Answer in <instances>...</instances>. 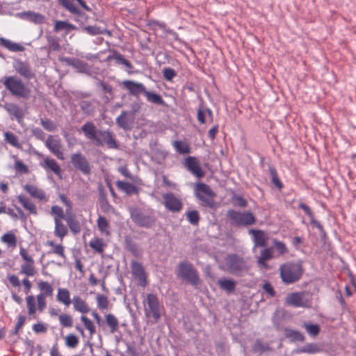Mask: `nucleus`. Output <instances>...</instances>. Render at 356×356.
<instances>
[{"label":"nucleus","instance_id":"60","mask_svg":"<svg viewBox=\"0 0 356 356\" xmlns=\"http://www.w3.org/2000/svg\"><path fill=\"white\" fill-rule=\"evenodd\" d=\"M273 243L278 254L283 255L287 253L288 248L284 242L278 241L277 239H273Z\"/></svg>","mask_w":356,"mask_h":356},{"label":"nucleus","instance_id":"24","mask_svg":"<svg viewBox=\"0 0 356 356\" xmlns=\"http://www.w3.org/2000/svg\"><path fill=\"white\" fill-rule=\"evenodd\" d=\"M17 15L24 19H26L36 24H40L44 22L45 17L44 15L33 11H26L18 13Z\"/></svg>","mask_w":356,"mask_h":356},{"label":"nucleus","instance_id":"16","mask_svg":"<svg viewBox=\"0 0 356 356\" xmlns=\"http://www.w3.org/2000/svg\"><path fill=\"white\" fill-rule=\"evenodd\" d=\"M184 165L189 172L197 178H202L205 175L197 159L195 156L187 157L185 159Z\"/></svg>","mask_w":356,"mask_h":356},{"label":"nucleus","instance_id":"5","mask_svg":"<svg viewBox=\"0 0 356 356\" xmlns=\"http://www.w3.org/2000/svg\"><path fill=\"white\" fill-rule=\"evenodd\" d=\"M196 197L200 200L202 204L209 208H215L216 203L214 197L215 192L211 187L204 183H198L195 188Z\"/></svg>","mask_w":356,"mask_h":356},{"label":"nucleus","instance_id":"19","mask_svg":"<svg viewBox=\"0 0 356 356\" xmlns=\"http://www.w3.org/2000/svg\"><path fill=\"white\" fill-rule=\"evenodd\" d=\"M249 234L252 236L254 247H266L268 241V234L263 230L250 229Z\"/></svg>","mask_w":356,"mask_h":356},{"label":"nucleus","instance_id":"64","mask_svg":"<svg viewBox=\"0 0 356 356\" xmlns=\"http://www.w3.org/2000/svg\"><path fill=\"white\" fill-rule=\"evenodd\" d=\"M15 169L20 173H27L29 172L28 167L20 160L15 161Z\"/></svg>","mask_w":356,"mask_h":356},{"label":"nucleus","instance_id":"3","mask_svg":"<svg viewBox=\"0 0 356 356\" xmlns=\"http://www.w3.org/2000/svg\"><path fill=\"white\" fill-rule=\"evenodd\" d=\"M2 83L5 88L17 98L28 99L31 96V88L16 76H5Z\"/></svg>","mask_w":356,"mask_h":356},{"label":"nucleus","instance_id":"59","mask_svg":"<svg viewBox=\"0 0 356 356\" xmlns=\"http://www.w3.org/2000/svg\"><path fill=\"white\" fill-rule=\"evenodd\" d=\"M51 214L54 216V220L56 219L65 220L66 216L63 208L57 205L51 207Z\"/></svg>","mask_w":356,"mask_h":356},{"label":"nucleus","instance_id":"29","mask_svg":"<svg viewBox=\"0 0 356 356\" xmlns=\"http://www.w3.org/2000/svg\"><path fill=\"white\" fill-rule=\"evenodd\" d=\"M61 60L66 63L68 65L76 68L79 72L83 73L88 70V64L77 58H63Z\"/></svg>","mask_w":356,"mask_h":356},{"label":"nucleus","instance_id":"26","mask_svg":"<svg viewBox=\"0 0 356 356\" xmlns=\"http://www.w3.org/2000/svg\"><path fill=\"white\" fill-rule=\"evenodd\" d=\"M65 220L70 231L74 234H77L81 231V226L76 216L71 213H67Z\"/></svg>","mask_w":356,"mask_h":356},{"label":"nucleus","instance_id":"4","mask_svg":"<svg viewBox=\"0 0 356 356\" xmlns=\"http://www.w3.org/2000/svg\"><path fill=\"white\" fill-rule=\"evenodd\" d=\"M144 313L147 318L159 321L161 317V305L156 294L148 293L143 300Z\"/></svg>","mask_w":356,"mask_h":356},{"label":"nucleus","instance_id":"38","mask_svg":"<svg viewBox=\"0 0 356 356\" xmlns=\"http://www.w3.org/2000/svg\"><path fill=\"white\" fill-rule=\"evenodd\" d=\"M116 186L118 189L124 191L127 195L137 194L138 193V190L135 186L127 181H118Z\"/></svg>","mask_w":356,"mask_h":356},{"label":"nucleus","instance_id":"35","mask_svg":"<svg viewBox=\"0 0 356 356\" xmlns=\"http://www.w3.org/2000/svg\"><path fill=\"white\" fill-rule=\"evenodd\" d=\"M218 284L221 289L230 293L235 291L236 282L232 279L223 278L218 280Z\"/></svg>","mask_w":356,"mask_h":356},{"label":"nucleus","instance_id":"15","mask_svg":"<svg viewBox=\"0 0 356 356\" xmlns=\"http://www.w3.org/2000/svg\"><path fill=\"white\" fill-rule=\"evenodd\" d=\"M71 163L77 170H80L84 175H88L90 172L89 163L84 156L80 152L73 154L71 156Z\"/></svg>","mask_w":356,"mask_h":356},{"label":"nucleus","instance_id":"50","mask_svg":"<svg viewBox=\"0 0 356 356\" xmlns=\"http://www.w3.org/2000/svg\"><path fill=\"white\" fill-rule=\"evenodd\" d=\"M107 59L108 60L115 59L118 63L123 65L129 69H131L133 67V65L131 63V62L129 60H127L126 58H124L122 55H121L120 54H119L118 52H114V54L112 56H108Z\"/></svg>","mask_w":356,"mask_h":356},{"label":"nucleus","instance_id":"20","mask_svg":"<svg viewBox=\"0 0 356 356\" xmlns=\"http://www.w3.org/2000/svg\"><path fill=\"white\" fill-rule=\"evenodd\" d=\"M122 85L124 88L127 90L129 92L134 96H138L140 94H144L146 89L143 83L130 80L123 81L122 82Z\"/></svg>","mask_w":356,"mask_h":356},{"label":"nucleus","instance_id":"22","mask_svg":"<svg viewBox=\"0 0 356 356\" xmlns=\"http://www.w3.org/2000/svg\"><path fill=\"white\" fill-rule=\"evenodd\" d=\"M3 108L8 113V114L14 117L18 122H20L24 113L22 108L15 103H6L3 105Z\"/></svg>","mask_w":356,"mask_h":356},{"label":"nucleus","instance_id":"31","mask_svg":"<svg viewBox=\"0 0 356 356\" xmlns=\"http://www.w3.org/2000/svg\"><path fill=\"white\" fill-rule=\"evenodd\" d=\"M54 235L58 237L60 242L63 241V238L68 234V227L67 225H65L63 220L56 219L54 220Z\"/></svg>","mask_w":356,"mask_h":356},{"label":"nucleus","instance_id":"47","mask_svg":"<svg viewBox=\"0 0 356 356\" xmlns=\"http://www.w3.org/2000/svg\"><path fill=\"white\" fill-rule=\"evenodd\" d=\"M64 341L65 346L71 349L76 348L79 343V337L72 333L66 335V337L64 339Z\"/></svg>","mask_w":356,"mask_h":356},{"label":"nucleus","instance_id":"46","mask_svg":"<svg viewBox=\"0 0 356 356\" xmlns=\"http://www.w3.org/2000/svg\"><path fill=\"white\" fill-rule=\"evenodd\" d=\"M207 115L209 116V118H210V121L212 122L213 114H212V111L210 109H209V108L202 109V108H200L197 110V118L198 122L201 124H205L207 122V120H206Z\"/></svg>","mask_w":356,"mask_h":356},{"label":"nucleus","instance_id":"54","mask_svg":"<svg viewBox=\"0 0 356 356\" xmlns=\"http://www.w3.org/2000/svg\"><path fill=\"white\" fill-rule=\"evenodd\" d=\"M302 327L306 330L308 334L312 337H316L320 332V327L317 324L305 322Z\"/></svg>","mask_w":356,"mask_h":356},{"label":"nucleus","instance_id":"41","mask_svg":"<svg viewBox=\"0 0 356 356\" xmlns=\"http://www.w3.org/2000/svg\"><path fill=\"white\" fill-rule=\"evenodd\" d=\"M0 44L11 51L17 52L24 50V47L22 45L4 38L0 39Z\"/></svg>","mask_w":356,"mask_h":356},{"label":"nucleus","instance_id":"14","mask_svg":"<svg viewBox=\"0 0 356 356\" xmlns=\"http://www.w3.org/2000/svg\"><path fill=\"white\" fill-rule=\"evenodd\" d=\"M163 204L165 207L172 212H179L183 207L182 202L179 198L173 193H165L163 195Z\"/></svg>","mask_w":356,"mask_h":356},{"label":"nucleus","instance_id":"1","mask_svg":"<svg viewBox=\"0 0 356 356\" xmlns=\"http://www.w3.org/2000/svg\"><path fill=\"white\" fill-rule=\"evenodd\" d=\"M19 255L23 260V263L20 266L19 273L26 275V277L21 282L17 275L12 274L8 275V280L10 284L18 290L22 284L24 293L28 295L32 288V283L28 277H33L36 274L35 261L33 256L23 247L19 249Z\"/></svg>","mask_w":356,"mask_h":356},{"label":"nucleus","instance_id":"55","mask_svg":"<svg viewBox=\"0 0 356 356\" xmlns=\"http://www.w3.org/2000/svg\"><path fill=\"white\" fill-rule=\"evenodd\" d=\"M81 321L83 323L86 329L89 332V334L92 336L96 332V328L93 322L87 316L83 315L81 316Z\"/></svg>","mask_w":356,"mask_h":356},{"label":"nucleus","instance_id":"57","mask_svg":"<svg viewBox=\"0 0 356 356\" xmlns=\"http://www.w3.org/2000/svg\"><path fill=\"white\" fill-rule=\"evenodd\" d=\"M187 220L193 225H197L200 221V214L197 211H188L186 213Z\"/></svg>","mask_w":356,"mask_h":356},{"label":"nucleus","instance_id":"44","mask_svg":"<svg viewBox=\"0 0 356 356\" xmlns=\"http://www.w3.org/2000/svg\"><path fill=\"white\" fill-rule=\"evenodd\" d=\"M59 3L71 13L76 15L77 16H81L83 15L72 0H59Z\"/></svg>","mask_w":356,"mask_h":356},{"label":"nucleus","instance_id":"21","mask_svg":"<svg viewBox=\"0 0 356 356\" xmlns=\"http://www.w3.org/2000/svg\"><path fill=\"white\" fill-rule=\"evenodd\" d=\"M23 188L34 199L40 201L47 202V196L45 192L33 184H26Z\"/></svg>","mask_w":356,"mask_h":356},{"label":"nucleus","instance_id":"6","mask_svg":"<svg viewBox=\"0 0 356 356\" xmlns=\"http://www.w3.org/2000/svg\"><path fill=\"white\" fill-rule=\"evenodd\" d=\"M177 275L193 286H197L200 283L197 271L189 262L184 261L179 264Z\"/></svg>","mask_w":356,"mask_h":356},{"label":"nucleus","instance_id":"27","mask_svg":"<svg viewBox=\"0 0 356 356\" xmlns=\"http://www.w3.org/2000/svg\"><path fill=\"white\" fill-rule=\"evenodd\" d=\"M41 165L45 170L52 171L55 175L59 177L61 175V168L59 164L54 159L48 157L44 158Z\"/></svg>","mask_w":356,"mask_h":356},{"label":"nucleus","instance_id":"11","mask_svg":"<svg viewBox=\"0 0 356 356\" xmlns=\"http://www.w3.org/2000/svg\"><path fill=\"white\" fill-rule=\"evenodd\" d=\"M95 144L97 146H103L104 145H106L110 149L118 148V142L113 133L110 131H99Z\"/></svg>","mask_w":356,"mask_h":356},{"label":"nucleus","instance_id":"56","mask_svg":"<svg viewBox=\"0 0 356 356\" xmlns=\"http://www.w3.org/2000/svg\"><path fill=\"white\" fill-rule=\"evenodd\" d=\"M76 26L65 21H56L54 24V31L58 32L61 30H74Z\"/></svg>","mask_w":356,"mask_h":356},{"label":"nucleus","instance_id":"37","mask_svg":"<svg viewBox=\"0 0 356 356\" xmlns=\"http://www.w3.org/2000/svg\"><path fill=\"white\" fill-rule=\"evenodd\" d=\"M97 225L102 234L105 235L106 236L111 234L110 224L105 217L99 216L97 220Z\"/></svg>","mask_w":356,"mask_h":356},{"label":"nucleus","instance_id":"58","mask_svg":"<svg viewBox=\"0 0 356 356\" xmlns=\"http://www.w3.org/2000/svg\"><path fill=\"white\" fill-rule=\"evenodd\" d=\"M253 350L257 353H263L271 350V348L267 343H264L261 340L257 339L253 346Z\"/></svg>","mask_w":356,"mask_h":356},{"label":"nucleus","instance_id":"48","mask_svg":"<svg viewBox=\"0 0 356 356\" xmlns=\"http://www.w3.org/2000/svg\"><path fill=\"white\" fill-rule=\"evenodd\" d=\"M1 242L11 248H15L17 245V237L13 232L4 234L1 238Z\"/></svg>","mask_w":356,"mask_h":356},{"label":"nucleus","instance_id":"49","mask_svg":"<svg viewBox=\"0 0 356 356\" xmlns=\"http://www.w3.org/2000/svg\"><path fill=\"white\" fill-rule=\"evenodd\" d=\"M321 348L315 343H307L305 346L296 350L297 353L314 354L320 352Z\"/></svg>","mask_w":356,"mask_h":356},{"label":"nucleus","instance_id":"45","mask_svg":"<svg viewBox=\"0 0 356 356\" xmlns=\"http://www.w3.org/2000/svg\"><path fill=\"white\" fill-rule=\"evenodd\" d=\"M89 245L97 252L98 253H103L104 249L106 246L105 243L104 242V240L101 238H92L90 243Z\"/></svg>","mask_w":356,"mask_h":356},{"label":"nucleus","instance_id":"32","mask_svg":"<svg viewBox=\"0 0 356 356\" xmlns=\"http://www.w3.org/2000/svg\"><path fill=\"white\" fill-rule=\"evenodd\" d=\"M273 252L271 248H264L261 250L260 254L257 257V264L259 266L262 267L264 268H268L269 266L267 264V261L273 258Z\"/></svg>","mask_w":356,"mask_h":356},{"label":"nucleus","instance_id":"25","mask_svg":"<svg viewBox=\"0 0 356 356\" xmlns=\"http://www.w3.org/2000/svg\"><path fill=\"white\" fill-rule=\"evenodd\" d=\"M71 304L73 305V309L81 314H84L90 312L88 304L79 296H74Z\"/></svg>","mask_w":356,"mask_h":356},{"label":"nucleus","instance_id":"39","mask_svg":"<svg viewBox=\"0 0 356 356\" xmlns=\"http://www.w3.org/2000/svg\"><path fill=\"white\" fill-rule=\"evenodd\" d=\"M172 146L181 154H189L191 152L190 145L184 140H175L172 143Z\"/></svg>","mask_w":356,"mask_h":356},{"label":"nucleus","instance_id":"52","mask_svg":"<svg viewBox=\"0 0 356 356\" xmlns=\"http://www.w3.org/2000/svg\"><path fill=\"white\" fill-rule=\"evenodd\" d=\"M269 172L270 175L271 182L280 190H281L284 185L279 178L277 170L274 167L269 168Z\"/></svg>","mask_w":356,"mask_h":356},{"label":"nucleus","instance_id":"63","mask_svg":"<svg viewBox=\"0 0 356 356\" xmlns=\"http://www.w3.org/2000/svg\"><path fill=\"white\" fill-rule=\"evenodd\" d=\"M40 124L48 131H54L56 129V124L49 119L41 120Z\"/></svg>","mask_w":356,"mask_h":356},{"label":"nucleus","instance_id":"17","mask_svg":"<svg viewBox=\"0 0 356 356\" xmlns=\"http://www.w3.org/2000/svg\"><path fill=\"white\" fill-rule=\"evenodd\" d=\"M13 67L15 71L25 79H31L35 76L31 65L26 62L17 60L14 63Z\"/></svg>","mask_w":356,"mask_h":356},{"label":"nucleus","instance_id":"18","mask_svg":"<svg viewBox=\"0 0 356 356\" xmlns=\"http://www.w3.org/2000/svg\"><path fill=\"white\" fill-rule=\"evenodd\" d=\"M132 220L140 227H149L154 225L155 220L149 216L138 211H134L131 215Z\"/></svg>","mask_w":356,"mask_h":356},{"label":"nucleus","instance_id":"2","mask_svg":"<svg viewBox=\"0 0 356 356\" xmlns=\"http://www.w3.org/2000/svg\"><path fill=\"white\" fill-rule=\"evenodd\" d=\"M280 277L285 284H291L298 282L302 277L305 269L302 261H287L279 268Z\"/></svg>","mask_w":356,"mask_h":356},{"label":"nucleus","instance_id":"30","mask_svg":"<svg viewBox=\"0 0 356 356\" xmlns=\"http://www.w3.org/2000/svg\"><path fill=\"white\" fill-rule=\"evenodd\" d=\"M56 300L66 307H69L72 299L70 298V292L66 288H58L56 295Z\"/></svg>","mask_w":356,"mask_h":356},{"label":"nucleus","instance_id":"62","mask_svg":"<svg viewBox=\"0 0 356 356\" xmlns=\"http://www.w3.org/2000/svg\"><path fill=\"white\" fill-rule=\"evenodd\" d=\"M163 76L166 81H171L177 76V73L174 69L167 67L163 69Z\"/></svg>","mask_w":356,"mask_h":356},{"label":"nucleus","instance_id":"51","mask_svg":"<svg viewBox=\"0 0 356 356\" xmlns=\"http://www.w3.org/2000/svg\"><path fill=\"white\" fill-rule=\"evenodd\" d=\"M58 321L63 327H72L73 326V318L71 315L63 313L58 316Z\"/></svg>","mask_w":356,"mask_h":356},{"label":"nucleus","instance_id":"7","mask_svg":"<svg viewBox=\"0 0 356 356\" xmlns=\"http://www.w3.org/2000/svg\"><path fill=\"white\" fill-rule=\"evenodd\" d=\"M225 263L228 271L234 275H243L249 270L245 261L236 254L228 255L225 259Z\"/></svg>","mask_w":356,"mask_h":356},{"label":"nucleus","instance_id":"42","mask_svg":"<svg viewBox=\"0 0 356 356\" xmlns=\"http://www.w3.org/2000/svg\"><path fill=\"white\" fill-rule=\"evenodd\" d=\"M285 337L288 339H290L292 341H304L305 338V336L299 331L285 328Z\"/></svg>","mask_w":356,"mask_h":356},{"label":"nucleus","instance_id":"40","mask_svg":"<svg viewBox=\"0 0 356 356\" xmlns=\"http://www.w3.org/2000/svg\"><path fill=\"white\" fill-rule=\"evenodd\" d=\"M3 136L4 140L6 143L17 149H22V146L19 140V138L15 134L10 131H5Z\"/></svg>","mask_w":356,"mask_h":356},{"label":"nucleus","instance_id":"9","mask_svg":"<svg viewBox=\"0 0 356 356\" xmlns=\"http://www.w3.org/2000/svg\"><path fill=\"white\" fill-rule=\"evenodd\" d=\"M38 287L40 293L36 296V300L38 312L42 313L47 307L46 298L53 295L54 289L52 285L47 281H40L38 283Z\"/></svg>","mask_w":356,"mask_h":356},{"label":"nucleus","instance_id":"43","mask_svg":"<svg viewBox=\"0 0 356 356\" xmlns=\"http://www.w3.org/2000/svg\"><path fill=\"white\" fill-rule=\"evenodd\" d=\"M106 323L110 328L111 333H115L119 327V322L118 318L113 314H108L105 316Z\"/></svg>","mask_w":356,"mask_h":356},{"label":"nucleus","instance_id":"53","mask_svg":"<svg viewBox=\"0 0 356 356\" xmlns=\"http://www.w3.org/2000/svg\"><path fill=\"white\" fill-rule=\"evenodd\" d=\"M97 307L100 310H106L109 307V300L108 298L102 294H97L96 296Z\"/></svg>","mask_w":356,"mask_h":356},{"label":"nucleus","instance_id":"12","mask_svg":"<svg viewBox=\"0 0 356 356\" xmlns=\"http://www.w3.org/2000/svg\"><path fill=\"white\" fill-rule=\"evenodd\" d=\"M304 292H294L289 293L285 298V304L294 307H309V301H304Z\"/></svg>","mask_w":356,"mask_h":356},{"label":"nucleus","instance_id":"33","mask_svg":"<svg viewBox=\"0 0 356 356\" xmlns=\"http://www.w3.org/2000/svg\"><path fill=\"white\" fill-rule=\"evenodd\" d=\"M26 304L29 316L35 318L37 311H38L36 296L35 297L33 295H28L26 297Z\"/></svg>","mask_w":356,"mask_h":356},{"label":"nucleus","instance_id":"23","mask_svg":"<svg viewBox=\"0 0 356 356\" xmlns=\"http://www.w3.org/2000/svg\"><path fill=\"white\" fill-rule=\"evenodd\" d=\"M81 131L86 138L95 143L99 131L97 129L92 122H87L81 127Z\"/></svg>","mask_w":356,"mask_h":356},{"label":"nucleus","instance_id":"8","mask_svg":"<svg viewBox=\"0 0 356 356\" xmlns=\"http://www.w3.org/2000/svg\"><path fill=\"white\" fill-rule=\"evenodd\" d=\"M227 217L232 223L238 226L252 225L256 222L254 216L250 211L241 212L231 209L227 211Z\"/></svg>","mask_w":356,"mask_h":356},{"label":"nucleus","instance_id":"28","mask_svg":"<svg viewBox=\"0 0 356 356\" xmlns=\"http://www.w3.org/2000/svg\"><path fill=\"white\" fill-rule=\"evenodd\" d=\"M17 200L30 214H38L36 206L29 197L24 195H19L17 196Z\"/></svg>","mask_w":356,"mask_h":356},{"label":"nucleus","instance_id":"13","mask_svg":"<svg viewBox=\"0 0 356 356\" xmlns=\"http://www.w3.org/2000/svg\"><path fill=\"white\" fill-rule=\"evenodd\" d=\"M131 274L138 281V285L145 287L147 284V274L143 265L138 261H132L131 264Z\"/></svg>","mask_w":356,"mask_h":356},{"label":"nucleus","instance_id":"36","mask_svg":"<svg viewBox=\"0 0 356 356\" xmlns=\"http://www.w3.org/2000/svg\"><path fill=\"white\" fill-rule=\"evenodd\" d=\"M46 245L51 248L50 253L54 254L63 259H66L65 247L62 244H56L53 241H48Z\"/></svg>","mask_w":356,"mask_h":356},{"label":"nucleus","instance_id":"34","mask_svg":"<svg viewBox=\"0 0 356 356\" xmlns=\"http://www.w3.org/2000/svg\"><path fill=\"white\" fill-rule=\"evenodd\" d=\"M143 95L146 97L147 101L150 103L163 106H165L167 105L163 99L162 97L155 92L148 91L145 89V91Z\"/></svg>","mask_w":356,"mask_h":356},{"label":"nucleus","instance_id":"61","mask_svg":"<svg viewBox=\"0 0 356 356\" xmlns=\"http://www.w3.org/2000/svg\"><path fill=\"white\" fill-rule=\"evenodd\" d=\"M127 112L123 111L122 113L117 118L116 123L119 127L124 129H127L128 128V121L127 119Z\"/></svg>","mask_w":356,"mask_h":356},{"label":"nucleus","instance_id":"10","mask_svg":"<svg viewBox=\"0 0 356 356\" xmlns=\"http://www.w3.org/2000/svg\"><path fill=\"white\" fill-rule=\"evenodd\" d=\"M45 146L58 159L64 160V154L62 150V143L58 136H49L45 140Z\"/></svg>","mask_w":356,"mask_h":356}]
</instances>
